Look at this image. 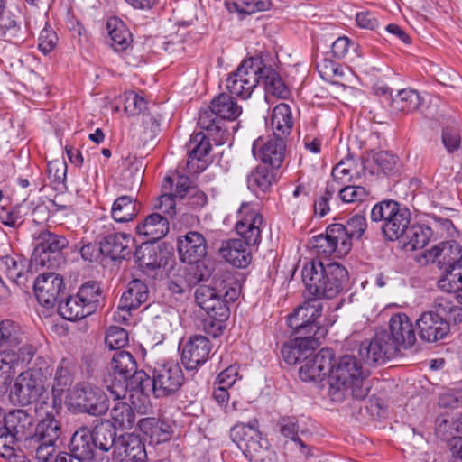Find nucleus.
Instances as JSON below:
<instances>
[{"label": "nucleus", "mask_w": 462, "mask_h": 462, "mask_svg": "<svg viewBox=\"0 0 462 462\" xmlns=\"http://www.w3.org/2000/svg\"><path fill=\"white\" fill-rule=\"evenodd\" d=\"M237 213L239 219L236 230L242 239L223 241L219 254L233 266L245 268L252 260L249 247L257 245L261 241L263 217L250 203H243Z\"/></svg>", "instance_id": "obj_1"}, {"label": "nucleus", "mask_w": 462, "mask_h": 462, "mask_svg": "<svg viewBox=\"0 0 462 462\" xmlns=\"http://www.w3.org/2000/svg\"><path fill=\"white\" fill-rule=\"evenodd\" d=\"M361 360L354 355H345L337 363L332 362L328 389L332 402H342L349 398L363 400L367 396L369 372Z\"/></svg>", "instance_id": "obj_2"}, {"label": "nucleus", "mask_w": 462, "mask_h": 462, "mask_svg": "<svg viewBox=\"0 0 462 462\" xmlns=\"http://www.w3.org/2000/svg\"><path fill=\"white\" fill-rule=\"evenodd\" d=\"M105 382L114 400H123L128 392L143 394L150 386V375L138 369L136 360L130 352L117 350L111 358Z\"/></svg>", "instance_id": "obj_3"}, {"label": "nucleus", "mask_w": 462, "mask_h": 462, "mask_svg": "<svg viewBox=\"0 0 462 462\" xmlns=\"http://www.w3.org/2000/svg\"><path fill=\"white\" fill-rule=\"evenodd\" d=\"M302 281L314 299H333L344 291L348 282L347 270L337 263L311 261L302 269Z\"/></svg>", "instance_id": "obj_4"}, {"label": "nucleus", "mask_w": 462, "mask_h": 462, "mask_svg": "<svg viewBox=\"0 0 462 462\" xmlns=\"http://www.w3.org/2000/svg\"><path fill=\"white\" fill-rule=\"evenodd\" d=\"M52 369L50 361L38 356L32 367L22 372L10 390V400L15 405L26 406L41 402L46 405L48 380Z\"/></svg>", "instance_id": "obj_5"}, {"label": "nucleus", "mask_w": 462, "mask_h": 462, "mask_svg": "<svg viewBox=\"0 0 462 462\" xmlns=\"http://www.w3.org/2000/svg\"><path fill=\"white\" fill-rule=\"evenodd\" d=\"M433 309L423 312L416 320L420 338L429 343L444 339L450 331V321L455 324L462 321V307L457 305L450 297H437Z\"/></svg>", "instance_id": "obj_6"}, {"label": "nucleus", "mask_w": 462, "mask_h": 462, "mask_svg": "<svg viewBox=\"0 0 462 462\" xmlns=\"http://www.w3.org/2000/svg\"><path fill=\"white\" fill-rule=\"evenodd\" d=\"M428 260L437 263L443 270L439 287L447 292L457 293V300L462 304V257L457 244L441 243L427 251Z\"/></svg>", "instance_id": "obj_7"}, {"label": "nucleus", "mask_w": 462, "mask_h": 462, "mask_svg": "<svg viewBox=\"0 0 462 462\" xmlns=\"http://www.w3.org/2000/svg\"><path fill=\"white\" fill-rule=\"evenodd\" d=\"M232 440L250 462H275L276 454L259 430L258 420L237 423L230 430Z\"/></svg>", "instance_id": "obj_8"}, {"label": "nucleus", "mask_w": 462, "mask_h": 462, "mask_svg": "<svg viewBox=\"0 0 462 462\" xmlns=\"http://www.w3.org/2000/svg\"><path fill=\"white\" fill-rule=\"evenodd\" d=\"M33 424V415L26 410L19 409L9 412L0 431V457H10L18 440L24 439L26 445V438L32 433L31 430Z\"/></svg>", "instance_id": "obj_9"}, {"label": "nucleus", "mask_w": 462, "mask_h": 462, "mask_svg": "<svg viewBox=\"0 0 462 462\" xmlns=\"http://www.w3.org/2000/svg\"><path fill=\"white\" fill-rule=\"evenodd\" d=\"M35 241L32 265L55 269L64 262L62 250L68 245L65 236L43 230L38 233Z\"/></svg>", "instance_id": "obj_10"}, {"label": "nucleus", "mask_w": 462, "mask_h": 462, "mask_svg": "<svg viewBox=\"0 0 462 462\" xmlns=\"http://www.w3.org/2000/svg\"><path fill=\"white\" fill-rule=\"evenodd\" d=\"M61 433V422L48 411L39 420L31 436L26 438V449L34 458L41 454L47 455L57 446Z\"/></svg>", "instance_id": "obj_11"}, {"label": "nucleus", "mask_w": 462, "mask_h": 462, "mask_svg": "<svg viewBox=\"0 0 462 462\" xmlns=\"http://www.w3.org/2000/svg\"><path fill=\"white\" fill-rule=\"evenodd\" d=\"M261 57L245 59L238 68L230 73L226 80V88L232 97L247 99L259 84Z\"/></svg>", "instance_id": "obj_12"}, {"label": "nucleus", "mask_w": 462, "mask_h": 462, "mask_svg": "<svg viewBox=\"0 0 462 462\" xmlns=\"http://www.w3.org/2000/svg\"><path fill=\"white\" fill-rule=\"evenodd\" d=\"M183 383V372L180 365L174 362L156 364L150 376L151 390L156 398L173 395Z\"/></svg>", "instance_id": "obj_13"}, {"label": "nucleus", "mask_w": 462, "mask_h": 462, "mask_svg": "<svg viewBox=\"0 0 462 462\" xmlns=\"http://www.w3.org/2000/svg\"><path fill=\"white\" fill-rule=\"evenodd\" d=\"M399 350L390 334L383 330L376 333L369 342H362L358 355L365 364L381 365L396 356Z\"/></svg>", "instance_id": "obj_14"}, {"label": "nucleus", "mask_w": 462, "mask_h": 462, "mask_svg": "<svg viewBox=\"0 0 462 462\" xmlns=\"http://www.w3.org/2000/svg\"><path fill=\"white\" fill-rule=\"evenodd\" d=\"M322 304L315 300H309L289 315L287 323L295 335L312 336L320 325L319 319L322 314Z\"/></svg>", "instance_id": "obj_15"}, {"label": "nucleus", "mask_w": 462, "mask_h": 462, "mask_svg": "<svg viewBox=\"0 0 462 462\" xmlns=\"http://www.w3.org/2000/svg\"><path fill=\"white\" fill-rule=\"evenodd\" d=\"M310 243L316 254L323 257L334 253L341 257L351 250V245L347 242L346 233L339 223L329 225L325 234L313 236Z\"/></svg>", "instance_id": "obj_16"}, {"label": "nucleus", "mask_w": 462, "mask_h": 462, "mask_svg": "<svg viewBox=\"0 0 462 462\" xmlns=\"http://www.w3.org/2000/svg\"><path fill=\"white\" fill-rule=\"evenodd\" d=\"M328 334L327 328H318L312 336L297 335L294 339L284 344L282 347V356L289 365H295L305 361V357L320 345V339Z\"/></svg>", "instance_id": "obj_17"}, {"label": "nucleus", "mask_w": 462, "mask_h": 462, "mask_svg": "<svg viewBox=\"0 0 462 462\" xmlns=\"http://www.w3.org/2000/svg\"><path fill=\"white\" fill-rule=\"evenodd\" d=\"M33 289L38 302L46 308L54 307L65 293L63 279L55 273L39 275L33 282Z\"/></svg>", "instance_id": "obj_18"}, {"label": "nucleus", "mask_w": 462, "mask_h": 462, "mask_svg": "<svg viewBox=\"0 0 462 462\" xmlns=\"http://www.w3.org/2000/svg\"><path fill=\"white\" fill-rule=\"evenodd\" d=\"M335 354L331 348H322L316 355L305 357L303 365L300 367L299 375L304 382L322 381L331 374Z\"/></svg>", "instance_id": "obj_19"}, {"label": "nucleus", "mask_w": 462, "mask_h": 462, "mask_svg": "<svg viewBox=\"0 0 462 462\" xmlns=\"http://www.w3.org/2000/svg\"><path fill=\"white\" fill-rule=\"evenodd\" d=\"M208 244L205 236L197 231H189L177 239L180 260L189 264L198 263L207 255Z\"/></svg>", "instance_id": "obj_20"}, {"label": "nucleus", "mask_w": 462, "mask_h": 462, "mask_svg": "<svg viewBox=\"0 0 462 462\" xmlns=\"http://www.w3.org/2000/svg\"><path fill=\"white\" fill-rule=\"evenodd\" d=\"M75 398L84 411L94 416H101L109 409L106 394L97 387L88 384L79 386L76 389Z\"/></svg>", "instance_id": "obj_21"}, {"label": "nucleus", "mask_w": 462, "mask_h": 462, "mask_svg": "<svg viewBox=\"0 0 462 462\" xmlns=\"http://www.w3.org/2000/svg\"><path fill=\"white\" fill-rule=\"evenodd\" d=\"M210 351V341L204 336L194 335L183 346L182 364L186 369L194 370L208 360Z\"/></svg>", "instance_id": "obj_22"}, {"label": "nucleus", "mask_w": 462, "mask_h": 462, "mask_svg": "<svg viewBox=\"0 0 462 462\" xmlns=\"http://www.w3.org/2000/svg\"><path fill=\"white\" fill-rule=\"evenodd\" d=\"M114 454L120 462H145L147 458L144 444L134 433H125L117 439Z\"/></svg>", "instance_id": "obj_23"}, {"label": "nucleus", "mask_w": 462, "mask_h": 462, "mask_svg": "<svg viewBox=\"0 0 462 462\" xmlns=\"http://www.w3.org/2000/svg\"><path fill=\"white\" fill-rule=\"evenodd\" d=\"M389 334L392 340L400 349L411 347L416 342V335L413 325L409 317L404 313H397L392 316L389 321Z\"/></svg>", "instance_id": "obj_24"}, {"label": "nucleus", "mask_w": 462, "mask_h": 462, "mask_svg": "<svg viewBox=\"0 0 462 462\" xmlns=\"http://www.w3.org/2000/svg\"><path fill=\"white\" fill-rule=\"evenodd\" d=\"M70 455L79 462H89L95 457V442L91 430L79 427L71 436L69 443Z\"/></svg>", "instance_id": "obj_25"}, {"label": "nucleus", "mask_w": 462, "mask_h": 462, "mask_svg": "<svg viewBox=\"0 0 462 462\" xmlns=\"http://www.w3.org/2000/svg\"><path fill=\"white\" fill-rule=\"evenodd\" d=\"M168 252L155 242H143L134 252L140 268L155 270L167 263Z\"/></svg>", "instance_id": "obj_26"}, {"label": "nucleus", "mask_w": 462, "mask_h": 462, "mask_svg": "<svg viewBox=\"0 0 462 462\" xmlns=\"http://www.w3.org/2000/svg\"><path fill=\"white\" fill-rule=\"evenodd\" d=\"M132 242L131 236L125 233L110 234L100 240L99 252L113 260L125 259L131 254Z\"/></svg>", "instance_id": "obj_27"}, {"label": "nucleus", "mask_w": 462, "mask_h": 462, "mask_svg": "<svg viewBox=\"0 0 462 462\" xmlns=\"http://www.w3.org/2000/svg\"><path fill=\"white\" fill-rule=\"evenodd\" d=\"M198 125L208 132L217 145L223 144L229 135L228 130L223 122L215 113L211 106L202 108L199 111Z\"/></svg>", "instance_id": "obj_28"}, {"label": "nucleus", "mask_w": 462, "mask_h": 462, "mask_svg": "<svg viewBox=\"0 0 462 462\" xmlns=\"http://www.w3.org/2000/svg\"><path fill=\"white\" fill-rule=\"evenodd\" d=\"M135 232L145 242H157L169 232V221L159 213H152L135 226Z\"/></svg>", "instance_id": "obj_29"}, {"label": "nucleus", "mask_w": 462, "mask_h": 462, "mask_svg": "<svg viewBox=\"0 0 462 462\" xmlns=\"http://www.w3.org/2000/svg\"><path fill=\"white\" fill-rule=\"evenodd\" d=\"M137 427L152 445L166 442L171 438L172 430L169 423L158 418H143L138 421Z\"/></svg>", "instance_id": "obj_30"}, {"label": "nucleus", "mask_w": 462, "mask_h": 462, "mask_svg": "<svg viewBox=\"0 0 462 462\" xmlns=\"http://www.w3.org/2000/svg\"><path fill=\"white\" fill-rule=\"evenodd\" d=\"M148 297L147 285L141 280L134 279L128 283L126 290L122 294L118 309L129 313L131 310L138 309L148 300Z\"/></svg>", "instance_id": "obj_31"}, {"label": "nucleus", "mask_w": 462, "mask_h": 462, "mask_svg": "<svg viewBox=\"0 0 462 462\" xmlns=\"http://www.w3.org/2000/svg\"><path fill=\"white\" fill-rule=\"evenodd\" d=\"M106 29L111 41L110 45L116 51L123 52L132 46V33L122 20L110 17L106 22Z\"/></svg>", "instance_id": "obj_32"}, {"label": "nucleus", "mask_w": 462, "mask_h": 462, "mask_svg": "<svg viewBox=\"0 0 462 462\" xmlns=\"http://www.w3.org/2000/svg\"><path fill=\"white\" fill-rule=\"evenodd\" d=\"M258 67L259 84H263L265 90L272 95L284 98L289 91L278 72L271 66H267L262 58Z\"/></svg>", "instance_id": "obj_33"}, {"label": "nucleus", "mask_w": 462, "mask_h": 462, "mask_svg": "<svg viewBox=\"0 0 462 462\" xmlns=\"http://www.w3.org/2000/svg\"><path fill=\"white\" fill-rule=\"evenodd\" d=\"M270 125L274 136L282 137L285 140L293 127V119L289 105L280 103L275 106L270 118Z\"/></svg>", "instance_id": "obj_34"}, {"label": "nucleus", "mask_w": 462, "mask_h": 462, "mask_svg": "<svg viewBox=\"0 0 462 462\" xmlns=\"http://www.w3.org/2000/svg\"><path fill=\"white\" fill-rule=\"evenodd\" d=\"M285 148V140L273 135L261 146L260 159L264 165L279 170L284 160Z\"/></svg>", "instance_id": "obj_35"}, {"label": "nucleus", "mask_w": 462, "mask_h": 462, "mask_svg": "<svg viewBox=\"0 0 462 462\" xmlns=\"http://www.w3.org/2000/svg\"><path fill=\"white\" fill-rule=\"evenodd\" d=\"M195 300L207 313L220 311L225 314L228 309L221 300L220 294L212 289L211 284H199L195 291Z\"/></svg>", "instance_id": "obj_36"}, {"label": "nucleus", "mask_w": 462, "mask_h": 462, "mask_svg": "<svg viewBox=\"0 0 462 462\" xmlns=\"http://www.w3.org/2000/svg\"><path fill=\"white\" fill-rule=\"evenodd\" d=\"M25 339L22 327L11 320L5 319L0 322V349H13L18 347Z\"/></svg>", "instance_id": "obj_37"}, {"label": "nucleus", "mask_w": 462, "mask_h": 462, "mask_svg": "<svg viewBox=\"0 0 462 462\" xmlns=\"http://www.w3.org/2000/svg\"><path fill=\"white\" fill-rule=\"evenodd\" d=\"M95 425L91 430L95 448L102 451H108L112 447H116V430L108 420L102 419L95 420Z\"/></svg>", "instance_id": "obj_38"}, {"label": "nucleus", "mask_w": 462, "mask_h": 462, "mask_svg": "<svg viewBox=\"0 0 462 462\" xmlns=\"http://www.w3.org/2000/svg\"><path fill=\"white\" fill-rule=\"evenodd\" d=\"M279 172L277 169L267 165H259L247 177L248 188L251 189H259L261 191H267L269 188L277 182Z\"/></svg>", "instance_id": "obj_39"}, {"label": "nucleus", "mask_w": 462, "mask_h": 462, "mask_svg": "<svg viewBox=\"0 0 462 462\" xmlns=\"http://www.w3.org/2000/svg\"><path fill=\"white\" fill-rule=\"evenodd\" d=\"M411 219L410 210L402 207L392 221L382 225L381 229L384 237L390 241H395L401 238L409 228Z\"/></svg>", "instance_id": "obj_40"}, {"label": "nucleus", "mask_w": 462, "mask_h": 462, "mask_svg": "<svg viewBox=\"0 0 462 462\" xmlns=\"http://www.w3.org/2000/svg\"><path fill=\"white\" fill-rule=\"evenodd\" d=\"M141 204L131 196L117 198L112 207V217L118 223L132 221L139 213Z\"/></svg>", "instance_id": "obj_41"}, {"label": "nucleus", "mask_w": 462, "mask_h": 462, "mask_svg": "<svg viewBox=\"0 0 462 462\" xmlns=\"http://www.w3.org/2000/svg\"><path fill=\"white\" fill-rule=\"evenodd\" d=\"M210 106L223 122L236 120L242 112V108L234 100V97L226 93H221L215 97L211 101Z\"/></svg>", "instance_id": "obj_42"}, {"label": "nucleus", "mask_w": 462, "mask_h": 462, "mask_svg": "<svg viewBox=\"0 0 462 462\" xmlns=\"http://www.w3.org/2000/svg\"><path fill=\"white\" fill-rule=\"evenodd\" d=\"M73 363L68 358H62L59 363L54 374L52 391L54 393L53 404L56 402V397L69 390L73 383Z\"/></svg>", "instance_id": "obj_43"}, {"label": "nucleus", "mask_w": 462, "mask_h": 462, "mask_svg": "<svg viewBox=\"0 0 462 462\" xmlns=\"http://www.w3.org/2000/svg\"><path fill=\"white\" fill-rule=\"evenodd\" d=\"M17 351L5 349L0 351V359L5 365L11 366L15 371L19 365H27L36 354V347L32 344L23 343Z\"/></svg>", "instance_id": "obj_44"}, {"label": "nucleus", "mask_w": 462, "mask_h": 462, "mask_svg": "<svg viewBox=\"0 0 462 462\" xmlns=\"http://www.w3.org/2000/svg\"><path fill=\"white\" fill-rule=\"evenodd\" d=\"M1 263L5 267L7 277L18 286H24L32 273L26 269V263L23 260H16L12 256L1 258Z\"/></svg>", "instance_id": "obj_45"}, {"label": "nucleus", "mask_w": 462, "mask_h": 462, "mask_svg": "<svg viewBox=\"0 0 462 462\" xmlns=\"http://www.w3.org/2000/svg\"><path fill=\"white\" fill-rule=\"evenodd\" d=\"M204 133L199 132L193 134L187 143V151L189 153V160L187 162V168L189 172L194 171L192 169V162L194 160L200 161L204 156L208 154L211 150V144Z\"/></svg>", "instance_id": "obj_46"}, {"label": "nucleus", "mask_w": 462, "mask_h": 462, "mask_svg": "<svg viewBox=\"0 0 462 462\" xmlns=\"http://www.w3.org/2000/svg\"><path fill=\"white\" fill-rule=\"evenodd\" d=\"M77 295L89 315L100 307L102 293L97 282L90 281L81 285Z\"/></svg>", "instance_id": "obj_47"}, {"label": "nucleus", "mask_w": 462, "mask_h": 462, "mask_svg": "<svg viewBox=\"0 0 462 462\" xmlns=\"http://www.w3.org/2000/svg\"><path fill=\"white\" fill-rule=\"evenodd\" d=\"M110 411L114 427L121 430H130L135 421V414L133 407L125 402L117 400Z\"/></svg>", "instance_id": "obj_48"}, {"label": "nucleus", "mask_w": 462, "mask_h": 462, "mask_svg": "<svg viewBox=\"0 0 462 462\" xmlns=\"http://www.w3.org/2000/svg\"><path fill=\"white\" fill-rule=\"evenodd\" d=\"M420 104L421 98L417 91L402 89L392 98L391 106L394 111L411 113L418 110Z\"/></svg>", "instance_id": "obj_49"}, {"label": "nucleus", "mask_w": 462, "mask_h": 462, "mask_svg": "<svg viewBox=\"0 0 462 462\" xmlns=\"http://www.w3.org/2000/svg\"><path fill=\"white\" fill-rule=\"evenodd\" d=\"M173 182L170 176L164 178L162 186L163 194L158 197L153 204L154 209L171 217L176 214L175 197L172 196Z\"/></svg>", "instance_id": "obj_50"}, {"label": "nucleus", "mask_w": 462, "mask_h": 462, "mask_svg": "<svg viewBox=\"0 0 462 462\" xmlns=\"http://www.w3.org/2000/svg\"><path fill=\"white\" fill-rule=\"evenodd\" d=\"M58 310L60 315L68 320H79L89 316L77 294L69 296L64 301H60Z\"/></svg>", "instance_id": "obj_51"}, {"label": "nucleus", "mask_w": 462, "mask_h": 462, "mask_svg": "<svg viewBox=\"0 0 462 462\" xmlns=\"http://www.w3.org/2000/svg\"><path fill=\"white\" fill-rule=\"evenodd\" d=\"M402 208L400 203L393 199H384L376 203L371 210V220L373 222L392 221L393 217Z\"/></svg>", "instance_id": "obj_52"}, {"label": "nucleus", "mask_w": 462, "mask_h": 462, "mask_svg": "<svg viewBox=\"0 0 462 462\" xmlns=\"http://www.w3.org/2000/svg\"><path fill=\"white\" fill-rule=\"evenodd\" d=\"M21 24V16H16L10 11H6L2 0V11L0 12V30L2 34L8 37L9 41L20 39Z\"/></svg>", "instance_id": "obj_53"}, {"label": "nucleus", "mask_w": 462, "mask_h": 462, "mask_svg": "<svg viewBox=\"0 0 462 462\" xmlns=\"http://www.w3.org/2000/svg\"><path fill=\"white\" fill-rule=\"evenodd\" d=\"M404 235H406L408 239L406 245L410 246L411 250H417L423 248L428 244L431 230L430 227H424L422 226H409Z\"/></svg>", "instance_id": "obj_54"}, {"label": "nucleus", "mask_w": 462, "mask_h": 462, "mask_svg": "<svg viewBox=\"0 0 462 462\" xmlns=\"http://www.w3.org/2000/svg\"><path fill=\"white\" fill-rule=\"evenodd\" d=\"M207 314L208 317L203 320L204 331L213 337L220 336L225 328L224 322L229 316V309H226L225 316L220 311H212V313Z\"/></svg>", "instance_id": "obj_55"}, {"label": "nucleus", "mask_w": 462, "mask_h": 462, "mask_svg": "<svg viewBox=\"0 0 462 462\" xmlns=\"http://www.w3.org/2000/svg\"><path fill=\"white\" fill-rule=\"evenodd\" d=\"M343 227V232L346 233L347 242L352 245L353 238H360L366 229V219L361 214H356L351 217L346 225L339 224Z\"/></svg>", "instance_id": "obj_56"}, {"label": "nucleus", "mask_w": 462, "mask_h": 462, "mask_svg": "<svg viewBox=\"0 0 462 462\" xmlns=\"http://www.w3.org/2000/svg\"><path fill=\"white\" fill-rule=\"evenodd\" d=\"M105 341L110 349L123 348L128 343V333L120 327L112 326L106 332Z\"/></svg>", "instance_id": "obj_57"}, {"label": "nucleus", "mask_w": 462, "mask_h": 462, "mask_svg": "<svg viewBox=\"0 0 462 462\" xmlns=\"http://www.w3.org/2000/svg\"><path fill=\"white\" fill-rule=\"evenodd\" d=\"M368 194L362 186L350 185L339 189V198L344 203L362 202L367 199Z\"/></svg>", "instance_id": "obj_58"}, {"label": "nucleus", "mask_w": 462, "mask_h": 462, "mask_svg": "<svg viewBox=\"0 0 462 462\" xmlns=\"http://www.w3.org/2000/svg\"><path fill=\"white\" fill-rule=\"evenodd\" d=\"M374 162L378 170L385 174H390L396 168L398 158L389 152L380 151L374 155Z\"/></svg>", "instance_id": "obj_59"}, {"label": "nucleus", "mask_w": 462, "mask_h": 462, "mask_svg": "<svg viewBox=\"0 0 462 462\" xmlns=\"http://www.w3.org/2000/svg\"><path fill=\"white\" fill-rule=\"evenodd\" d=\"M436 178V188L434 189L433 197L439 200V203H446L449 199H453L454 192L450 188L452 183L446 180V178L440 173L435 176Z\"/></svg>", "instance_id": "obj_60"}, {"label": "nucleus", "mask_w": 462, "mask_h": 462, "mask_svg": "<svg viewBox=\"0 0 462 462\" xmlns=\"http://www.w3.org/2000/svg\"><path fill=\"white\" fill-rule=\"evenodd\" d=\"M280 432L286 438H290L293 441L299 443L301 447H305L302 440L298 437L299 425L296 418L284 417L279 421Z\"/></svg>", "instance_id": "obj_61"}, {"label": "nucleus", "mask_w": 462, "mask_h": 462, "mask_svg": "<svg viewBox=\"0 0 462 462\" xmlns=\"http://www.w3.org/2000/svg\"><path fill=\"white\" fill-rule=\"evenodd\" d=\"M146 100L134 92H129L125 96V110L130 116H136L146 109Z\"/></svg>", "instance_id": "obj_62"}, {"label": "nucleus", "mask_w": 462, "mask_h": 462, "mask_svg": "<svg viewBox=\"0 0 462 462\" xmlns=\"http://www.w3.org/2000/svg\"><path fill=\"white\" fill-rule=\"evenodd\" d=\"M234 283L235 279L229 273L218 270L213 274L208 284H211L212 289L221 296L225 290Z\"/></svg>", "instance_id": "obj_63"}, {"label": "nucleus", "mask_w": 462, "mask_h": 462, "mask_svg": "<svg viewBox=\"0 0 462 462\" xmlns=\"http://www.w3.org/2000/svg\"><path fill=\"white\" fill-rule=\"evenodd\" d=\"M442 143L448 152H453L460 147L461 137L455 127H445L442 131Z\"/></svg>", "instance_id": "obj_64"}]
</instances>
